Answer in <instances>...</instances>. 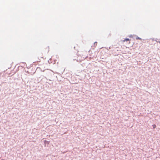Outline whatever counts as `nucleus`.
<instances>
[{
	"label": "nucleus",
	"instance_id": "nucleus-4",
	"mask_svg": "<svg viewBox=\"0 0 160 160\" xmlns=\"http://www.w3.org/2000/svg\"><path fill=\"white\" fill-rule=\"evenodd\" d=\"M97 44V42H95L94 43V45H95V44Z\"/></svg>",
	"mask_w": 160,
	"mask_h": 160
},
{
	"label": "nucleus",
	"instance_id": "nucleus-1",
	"mask_svg": "<svg viewBox=\"0 0 160 160\" xmlns=\"http://www.w3.org/2000/svg\"><path fill=\"white\" fill-rule=\"evenodd\" d=\"M125 42H126V43H125V44L126 45L129 44L130 43V40L128 38H126L124 40L122 41V42L123 44H124Z\"/></svg>",
	"mask_w": 160,
	"mask_h": 160
},
{
	"label": "nucleus",
	"instance_id": "nucleus-2",
	"mask_svg": "<svg viewBox=\"0 0 160 160\" xmlns=\"http://www.w3.org/2000/svg\"><path fill=\"white\" fill-rule=\"evenodd\" d=\"M152 126L153 127V128H156V125H155V124H154V125H152Z\"/></svg>",
	"mask_w": 160,
	"mask_h": 160
},
{
	"label": "nucleus",
	"instance_id": "nucleus-6",
	"mask_svg": "<svg viewBox=\"0 0 160 160\" xmlns=\"http://www.w3.org/2000/svg\"><path fill=\"white\" fill-rule=\"evenodd\" d=\"M37 61V62H40V61H38V60Z\"/></svg>",
	"mask_w": 160,
	"mask_h": 160
},
{
	"label": "nucleus",
	"instance_id": "nucleus-5",
	"mask_svg": "<svg viewBox=\"0 0 160 160\" xmlns=\"http://www.w3.org/2000/svg\"><path fill=\"white\" fill-rule=\"evenodd\" d=\"M97 44V42H95L94 43V45H95V44Z\"/></svg>",
	"mask_w": 160,
	"mask_h": 160
},
{
	"label": "nucleus",
	"instance_id": "nucleus-3",
	"mask_svg": "<svg viewBox=\"0 0 160 160\" xmlns=\"http://www.w3.org/2000/svg\"><path fill=\"white\" fill-rule=\"evenodd\" d=\"M136 39H141V38H140L139 37H137V38H136Z\"/></svg>",
	"mask_w": 160,
	"mask_h": 160
}]
</instances>
